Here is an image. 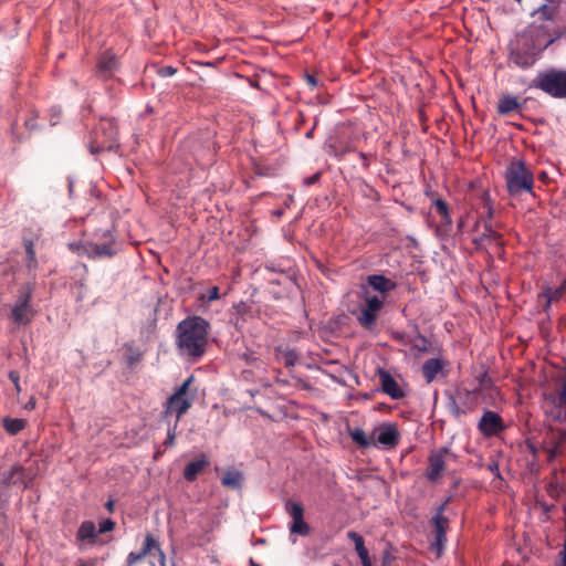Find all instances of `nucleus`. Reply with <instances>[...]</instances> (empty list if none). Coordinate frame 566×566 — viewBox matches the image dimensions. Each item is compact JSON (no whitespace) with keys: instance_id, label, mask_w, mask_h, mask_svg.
Masks as SVG:
<instances>
[{"instance_id":"obj_1","label":"nucleus","mask_w":566,"mask_h":566,"mask_svg":"<svg viewBox=\"0 0 566 566\" xmlns=\"http://www.w3.org/2000/svg\"><path fill=\"white\" fill-rule=\"evenodd\" d=\"M210 324L201 316H189L178 323L176 345L181 356L192 361L200 359L208 345Z\"/></svg>"},{"instance_id":"obj_2","label":"nucleus","mask_w":566,"mask_h":566,"mask_svg":"<svg viewBox=\"0 0 566 566\" xmlns=\"http://www.w3.org/2000/svg\"><path fill=\"white\" fill-rule=\"evenodd\" d=\"M506 188L511 196L533 192L534 177L522 160H513L505 171Z\"/></svg>"},{"instance_id":"obj_3","label":"nucleus","mask_w":566,"mask_h":566,"mask_svg":"<svg viewBox=\"0 0 566 566\" xmlns=\"http://www.w3.org/2000/svg\"><path fill=\"white\" fill-rule=\"evenodd\" d=\"M35 284L28 282L22 284L18 290V295L14 304L11 307L9 318L15 325H28L36 315V311L32 305L33 292Z\"/></svg>"},{"instance_id":"obj_4","label":"nucleus","mask_w":566,"mask_h":566,"mask_svg":"<svg viewBox=\"0 0 566 566\" xmlns=\"http://www.w3.org/2000/svg\"><path fill=\"white\" fill-rule=\"evenodd\" d=\"M117 146V127L115 122L109 118L101 119L91 135L88 143L90 153L96 155L105 150L112 151Z\"/></svg>"},{"instance_id":"obj_5","label":"nucleus","mask_w":566,"mask_h":566,"mask_svg":"<svg viewBox=\"0 0 566 566\" xmlns=\"http://www.w3.org/2000/svg\"><path fill=\"white\" fill-rule=\"evenodd\" d=\"M70 248L92 260L112 259L117 253L116 240L109 230L103 231L101 240L86 241L76 249L74 244H70Z\"/></svg>"},{"instance_id":"obj_6","label":"nucleus","mask_w":566,"mask_h":566,"mask_svg":"<svg viewBox=\"0 0 566 566\" xmlns=\"http://www.w3.org/2000/svg\"><path fill=\"white\" fill-rule=\"evenodd\" d=\"M533 86L554 98H566V71L552 69L538 73Z\"/></svg>"},{"instance_id":"obj_7","label":"nucleus","mask_w":566,"mask_h":566,"mask_svg":"<svg viewBox=\"0 0 566 566\" xmlns=\"http://www.w3.org/2000/svg\"><path fill=\"white\" fill-rule=\"evenodd\" d=\"M458 455L449 447H441L430 451L424 471L426 479L431 483L441 480L450 461H457Z\"/></svg>"},{"instance_id":"obj_8","label":"nucleus","mask_w":566,"mask_h":566,"mask_svg":"<svg viewBox=\"0 0 566 566\" xmlns=\"http://www.w3.org/2000/svg\"><path fill=\"white\" fill-rule=\"evenodd\" d=\"M543 409L551 421L566 423V379L559 389L545 395Z\"/></svg>"},{"instance_id":"obj_9","label":"nucleus","mask_w":566,"mask_h":566,"mask_svg":"<svg viewBox=\"0 0 566 566\" xmlns=\"http://www.w3.org/2000/svg\"><path fill=\"white\" fill-rule=\"evenodd\" d=\"M384 304V298L377 295L367 296L356 314L358 324L365 329L373 331Z\"/></svg>"},{"instance_id":"obj_10","label":"nucleus","mask_w":566,"mask_h":566,"mask_svg":"<svg viewBox=\"0 0 566 566\" xmlns=\"http://www.w3.org/2000/svg\"><path fill=\"white\" fill-rule=\"evenodd\" d=\"M480 395L474 389H460L457 392V398H453L450 403V412L453 418L460 419L474 411L479 405Z\"/></svg>"},{"instance_id":"obj_11","label":"nucleus","mask_w":566,"mask_h":566,"mask_svg":"<svg viewBox=\"0 0 566 566\" xmlns=\"http://www.w3.org/2000/svg\"><path fill=\"white\" fill-rule=\"evenodd\" d=\"M371 437L374 438V447H380L385 450L395 449L400 441V433L395 423L391 422H382L377 426Z\"/></svg>"},{"instance_id":"obj_12","label":"nucleus","mask_w":566,"mask_h":566,"mask_svg":"<svg viewBox=\"0 0 566 566\" xmlns=\"http://www.w3.org/2000/svg\"><path fill=\"white\" fill-rule=\"evenodd\" d=\"M287 514L292 517L290 525V533L297 534L301 536H307L311 533L310 525L304 521V509L302 504L287 501L285 504Z\"/></svg>"},{"instance_id":"obj_13","label":"nucleus","mask_w":566,"mask_h":566,"mask_svg":"<svg viewBox=\"0 0 566 566\" xmlns=\"http://www.w3.org/2000/svg\"><path fill=\"white\" fill-rule=\"evenodd\" d=\"M505 429L502 417L492 410H485L478 423V430L483 437L497 436Z\"/></svg>"},{"instance_id":"obj_14","label":"nucleus","mask_w":566,"mask_h":566,"mask_svg":"<svg viewBox=\"0 0 566 566\" xmlns=\"http://www.w3.org/2000/svg\"><path fill=\"white\" fill-rule=\"evenodd\" d=\"M154 551H157L164 557V553L160 548L158 541L154 537L153 534L147 533L142 549L139 552H130L127 555L125 566L136 565L137 563L142 562L146 556L150 555Z\"/></svg>"},{"instance_id":"obj_15","label":"nucleus","mask_w":566,"mask_h":566,"mask_svg":"<svg viewBox=\"0 0 566 566\" xmlns=\"http://www.w3.org/2000/svg\"><path fill=\"white\" fill-rule=\"evenodd\" d=\"M119 62L115 54L109 51H105L99 54L96 63V75L99 78H111L114 73L118 70Z\"/></svg>"},{"instance_id":"obj_16","label":"nucleus","mask_w":566,"mask_h":566,"mask_svg":"<svg viewBox=\"0 0 566 566\" xmlns=\"http://www.w3.org/2000/svg\"><path fill=\"white\" fill-rule=\"evenodd\" d=\"M379 377L381 390L384 394L389 396L391 399L399 400L406 397L405 390L399 386L396 379L390 375L389 371L379 368L377 370Z\"/></svg>"},{"instance_id":"obj_17","label":"nucleus","mask_w":566,"mask_h":566,"mask_svg":"<svg viewBox=\"0 0 566 566\" xmlns=\"http://www.w3.org/2000/svg\"><path fill=\"white\" fill-rule=\"evenodd\" d=\"M32 480L33 475L31 472L21 465H13L2 473V483L7 486L23 484L27 488Z\"/></svg>"},{"instance_id":"obj_18","label":"nucleus","mask_w":566,"mask_h":566,"mask_svg":"<svg viewBox=\"0 0 566 566\" xmlns=\"http://www.w3.org/2000/svg\"><path fill=\"white\" fill-rule=\"evenodd\" d=\"M191 405L192 401L189 398L177 397L171 395L166 402L165 417L167 418L169 415L175 413V422L178 423L182 415H185L188 411Z\"/></svg>"},{"instance_id":"obj_19","label":"nucleus","mask_w":566,"mask_h":566,"mask_svg":"<svg viewBox=\"0 0 566 566\" xmlns=\"http://www.w3.org/2000/svg\"><path fill=\"white\" fill-rule=\"evenodd\" d=\"M210 464L207 455L201 453L197 459L189 462L184 469V478L188 482H193L197 476Z\"/></svg>"},{"instance_id":"obj_20","label":"nucleus","mask_w":566,"mask_h":566,"mask_svg":"<svg viewBox=\"0 0 566 566\" xmlns=\"http://www.w3.org/2000/svg\"><path fill=\"white\" fill-rule=\"evenodd\" d=\"M432 206L434 207L437 213L441 217L440 226L438 227V230L443 233H449L452 228V219L450 217L449 212V206L446 200L441 198H437Z\"/></svg>"},{"instance_id":"obj_21","label":"nucleus","mask_w":566,"mask_h":566,"mask_svg":"<svg viewBox=\"0 0 566 566\" xmlns=\"http://www.w3.org/2000/svg\"><path fill=\"white\" fill-rule=\"evenodd\" d=\"M366 281L373 290L381 294H387L397 287L396 282L381 274L368 275Z\"/></svg>"},{"instance_id":"obj_22","label":"nucleus","mask_w":566,"mask_h":566,"mask_svg":"<svg viewBox=\"0 0 566 566\" xmlns=\"http://www.w3.org/2000/svg\"><path fill=\"white\" fill-rule=\"evenodd\" d=\"M446 365L447 361L440 358H430L426 360L421 368L422 376L424 377L426 381L428 384L432 382L437 378L438 374L442 371Z\"/></svg>"},{"instance_id":"obj_23","label":"nucleus","mask_w":566,"mask_h":566,"mask_svg":"<svg viewBox=\"0 0 566 566\" xmlns=\"http://www.w3.org/2000/svg\"><path fill=\"white\" fill-rule=\"evenodd\" d=\"M448 501L441 504L436 514L430 520V525L432 527V535H447V531L449 527V520L443 516V512L446 510Z\"/></svg>"},{"instance_id":"obj_24","label":"nucleus","mask_w":566,"mask_h":566,"mask_svg":"<svg viewBox=\"0 0 566 566\" xmlns=\"http://www.w3.org/2000/svg\"><path fill=\"white\" fill-rule=\"evenodd\" d=\"M522 106L523 103H521L516 96L505 94L502 95L497 102V113L502 116H506L513 112L520 111Z\"/></svg>"},{"instance_id":"obj_25","label":"nucleus","mask_w":566,"mask_h":566,"mask_svg":"<svg viewBox=\"0 0 566 566\" xmlns=\"http://www.w3.org/2000/svg\"><path fill=\"white\" fill-rule=\"evenodd\" d=\"M484 232L473 239V243L474 245L480 249L482 245H484L486 242L488 243H491V242H495L496 244H500L502 245V235L500 233H497L493 228H492V224L491 222H488V221H484Z\"/></svg>"},{"instance_id":"obj_26","label":"nucleus","mask_w":566,"mask_h":566,"mask_svg":"<svg viewBox=\"0 0 566 566\" xmlns=\"http://www.w3.org/2000/svg\"><path fill=\"white\" fill-rule=\"evenodd\" d=\"M566 294V279L562 282V284L556 287H546L541 294L539 297H544L546 300L543 308L545 312L549 308L551 304L554 302H558Z\"/></svg>"},{"instance_id":"obj_27","label":"nucleus","mask_w":566,"mask_h":566,"mask_svg":"<svg viewBox=\"0 0 566 566\" xmlns=\"http://www.w3.org/2000/svg\"><path fill=\"white\" fill-rule=\"evenodd\" d=\"M97 531L95 524L92 521H84L76 533V538L78 541H90L91 543H95L97 538Z\"/></svg>"},{"instance_id":"obj_28","label":"nucleus","mask_w":566,"mask_h":566,"mask_svg":"<svg viewBox=\"0 0 566 566\" xmlns=\"http://www.w3.org/2000/svg\"><path fill=\"white\" fill-rule=\"evenodd\" d=\"M347 537L350 541H353V543L355 544V551H356L357 555L359 556L361 563L369 560L370 559L369 552L365 546V541H364L363 536L355 531H349L347 533Z\"/></svg>"},{"instance_id":"obj_29","label":"nucleus","mask_w":566,"mask_h":566,"mask_svg":"<svg viewBox=\"0 0 566 566\" xmlns=\"http://www.w3.org/2000/svg\"><path fill=\"white\" fill-rule=\"evenodd\" d=\"M243 474L237 470H228L221 478V483L223 486L237 490L242 486Z\"/></svg>"},{"instance_id":"obj_30","label":"nucleus","mask_w":566,"mask_h":566,"mask_svg":"<svg viewBox=\"0 0 566 566\" xmlns=\"http://www.w3.org/2000/svg\"><path fill=\"white\" fill-rule=\"evenodd\" d=\"M2 423H3V428L4 430L11 434V436H15L18 434L20 431H22L28 422L27 420L24 419H19V418H10V417H6L3 418L2 420Z\"/></svg>"},{"instance_id":"obj_31","label":"nucleus","mask_w":566,"mask_h":566,"mask_svg":"<svg viewBox=\"0 0 566 566\" xmlns=\"http://www.w3.org/2000/svg\"><path fill=\"white\" fill-rule=\"evenodd\" d=\"M348 433L353 441L360 448H368L374 443V438L371 436L367 437L361 428L349 429Z\"/></svg>"},{"instance_id":"obj_32","label":"nucleus","mask_w":566,"mask_h":566,"mask_svg":"<svg viewBox=\"0 0 566 566\" xmlns=\"http://www.w3.org/2000/svg\"><path fill=\"white\" fill-rule=\"evenodd\" d=\"M481 203L483 212L480 214V220L484 223V221L490 222L494 216L493 205L488 191L482 192L481 195Z\"/></svg>"},{"instance_id":"obj_33","label":"nucleus","mask_w":566,"mask_h":566,"mask_svg":"<svg viewBox=\"0 0 566 566\" xmlns=\"http://www.w3.org/2000/svg\"><path fill=\"white\" fill-rule=\"evenodd\" d=\"M410 344L412 346L413 349L418 350V352H421V353H427L429 352V340L427 339L426 336L421 335L420 333H418L411 340H410Z\"/></svg>"},{"instance_id":"obj_34","label":"nucleus","mask_w":566,"mask_h":566,"mask_svg":"<svg viewBox=\"0 0 566 566\" xmlns=\"http://www.w3.org/2000/svg\"><path fill=\"white\" fill-rule=\"evenodd\" d=\"M476 380H478V386L474 387L473 389L475 391H478L479 395H481L485 390H489L493 384L491 377L486 373L479 375L476 377Z\"/></svg>"},{"instance_id":"obj_35","label":"nucleus","mask_w":566,"mask_h":566,"mask_svg":"<svg viewBox=\"0 0 566 566\" xmlns=\"http://www.w3.org/2000/svg\"><path fill=\"white\" fill-rule=\"evenodd\" d=\"M433 537L430 549L436 553L437 557H440L447 544V535H433Z\"/></svg>"},{"instance_id":"obj_36","label":"nucleus","mask_w":566,"mask_h":566,"mask_svg":"<svg viewBox=\"0 0 566 566\" xmlns=\"http://www.w3.org/2000/svg\"><path fill=\"white\" fill-rule=\"evenodd\" d=\"M25 253H27V266L28 269H33L38 265V261L35 258V251L33 248L32 241L24 242Z\"/></svg>"},{"instance_id":"obj_37","label":"nucleus","mask_w":566,"mask_h":566,"mask_svg":"<svg viewBox=\"0 0 566 566\" xmlns=\"http://www.w3.org/2000/svg\"><path fill=\"white\" fill-rule=\"evenodd\" d=\"M513 60L516 65H518L523 69H527V67L532 66L534 63V59L531 55H524L521 53H514Z\"/></svg>"},{"instance_id":"obj_38","label":"nucleus","mask_w":566,"mask_h":566,"mask_svg":"<svg viewBox=\"0 0 566 566\" xmlns=\"http://www.w3.org/2000/svg\"><path fill=\"white\" fill-rule=\"evenodd\" d=\"M298 360V356L295 350L289 349L283 353V363L286 367H293Z\"/></svg>"},{"instance_id":"obj_39","label":"nucleus","mask_w":566,"mask_h":566,"mask_svg":"<svg viewBox=\"0 0 566 566\" xmlns=\"http://www.w3.org/2000/svg\"><path fill=\"white\" fill-rule=\"evenodd\" d=\"M219 298H220V293H219V287L218 286L210 287L205 295L200 296L201 301H206L208 303H211V302L217 301Z\"/></svg>"},{"instance_id":"obj_40","label":"nucleus","mask_w":566,"mask_h":566,"mask_svg":"<svg viewBox=\"0 0 566 566\" xmlns=\"http://www.w3.org/2000/svg\"><path fill=\"white\" fill-rule=\"evenodd\" d=\"M195 380L193 376H189L180 386L179 388L172 394L177 397H186L187 391L190 388L191 382Z\"/></svg>"},{"instance_id":"obj_41","label":"nucleus","mask_w":566,"mask_h":566,"mask_svg":"<svg viewBox=\"0 0 566 566\" xmlns=\"http://www.w3.org/2000/svg\"><path fill=\"white\" fill-rule=\"evenodd\" d=\"M563 511L565 513V526H564L565 538H564V542L562 545V549L558 552L557 556H558L560 566H566V504L563 506Z\"/></svg>"},{"instance_id":"obj_42","label":"nucleus","mask_w":566,"mask_h":566,"mask_svg":"<svg viewBox=\"0 0 566 566\" xmlns=\"http://www.w3.org/2000/svg\"><path fill=\"white\" fill-rule=\"evenodd\" d=\"M177 426L178 423L175 422L172 427H169L168 428V432H167V437L164 441V446L165 447H172L175 446V442H176V429H177Z\"/></svg>"},{"instance_id":"obj_43","label":"nucleus","mask_w":566,"mask_h":566,"mask_svg":"<svg viewBox=\"0 0 566 566\" xmlns=\"http://www.w3.org/2000/svg\"><path fill=\"white\" fill-rule=\"evenodd\" d=\"M140 357H142V354L137 349L129 347L128 354L126 356L127 365L128 366L135 365L137 361L140 360Z\"/></svg>"},{"instance_id":"obj_44","label":"nucleus","mask_w":566,"mask_h":566,"mask_svg":"<svg viewBox=\"0 0 566 566\" xmlns=\"http://www.w3.org/2000/svg\"><path fill=\"white\" fill-rule=\"evenodd\" d=\"M554 9L553 8H549L548 6L544 4L542 6L538 11H537V14L543 19V20H552L553 19V15H554Z\"/></svg>"},{"instance_id":"obj_45","label":"nucleus","mask_w":566,"mask_h":566,"mask_svg":"<svg viewBox=\"0 0 566 566\" xmlns=\"http://www.w3.org/2000/svg\"><path fill=\"white\" fill-rule=\"evenodd\" d=\"M115 522L111 518L104 520L99 523L98 534L112 532L115 528Z\"/></svg>"},{"instance_id":"obj_46","label":"nucleus","mask_w":566,"mask_h":566,"mask_svg":"<svg viewBox=\"0 0 566 566\" xmlns=\"http://www.w3.org/2000/svg\"><path fill=\"white\" fill-rule=\"evenodd\" d=\"M8 376L9 379L12 381L15 391L19 394L21 391L19 373L17 370H10Z\"/></svg>"},{"instance_id":"obj_47","label":"nucleus","mask_w":566,"mask_h":566,"mask_svg":"<svg viewBox=\"0 0 566 566\" xmlns=\"http://www.w3.org/2000/svg\"><path fill=\"white\" fill-rule=\"evenodd\" d=\"M177 72V69H175L174 66H170V65H167V66H163L158 70V74L161 76V77H168V76H172L175 75Z\"/></svg>"},{"instance_id":"obj_48","label":"nucleus","mask_w":566,"mask_h":566,"mask_svg":"<svg viewBox=\"0 0 566 566\" xmlns=\"http://www.w3.org/2000/svg\"><path fill=\"white\" fill-rule=\"evenodd\" d=\"M234 310L239 315L243 316L249 312L250 307L247 303L240 302L234 305Z\"/></svg>"},{"instance_id":"obj_49","label":"nucleus","mask_w":566,"mask_h":566,"mask_svg":"<svg viewBox=\"0 0 566 566\" xmlns=\"http://www.w3.org/2000/svg\"><path fill=\"white\" fill-rule=\"evenodd\" d=\"M394 559L395 556L389 551H386L382 555L381 566H392Z\"/></svg>"},{"instance_id":"obj_50","label":"nucleus","mask_w":566,"mask_h":566,"mask_svg":"<svg viewBox=\"0 0 566 566\" xmlns=\"http://www.w3.org/2000/svg\"><path fill=\"white\" fill-rule=\"evenodd\" d=\"M321 178V172H316L307 178L304 179V185L311 186L316 184Z\"/></svg>"},{"instance_id":"obj_51","label":"nucleus","mask_w":566,"mask_h":566,"mask_svg":"<svg viewBox=\"0 0 566 566\" xmlns=\"http://www.w3.org/2000/svg\"><path fill=\"white\" fill-rule=\"evenodd\" d=\"M36 406V401L34 397H31L29 401L25 403L24 409L27 410H33Z\"/></svg>"},{"instance_id":"obj_52","label":"nucleus","mask_w":566,"mask_h":566,"mask_svg":"<svg viewBox=\"0 0 566 566\" xmlns=\"http://www.w3.org/2000/svg\"><path fill=\"white\" fill-rule=\"evenodd\" d=\"M243 357H244L245 361L249 364H253L256 360V358L252 355L244 354Z\"/></svg>"},{"instance_id":"obj_53","label":"nucleus","mask_w":566,"mask_h":566,"mask_svg":"<svg viewBox=\"0 0 566 566\" xmlns=\"http://www.w3.org/2000/svg\"><path fill=\"white\" fill-rule=\"evenodd\" d=\"M105 507L108 512H113L114 510V501L113 500H108L105 504Z\"/></svg>"},{"instance_id":"obj_54","label":"nucleus","mask_w":566,"mask_h":566,"mask_svg":"<svg viewBox=\"0 0 566 566\" xmlns=\"http://www.w3.org/2000/svg\"><path fill=\"white\" fill-rule=\"evenodd\" d=\"M307 83L311 85V86H316V78L313 76V75H307Z\"/></svg>"},{"instance_id":"obj_55","label":"nucleus","mask_w":566,"mask_h":566,"mask_svg":"<svg viewBox=\"0 0 566 566\" xmlns=\"http://www.w3.org/2000/svg\"><path fill=\"white\" fill-rule=\"evenodd\" d=\"M359 156H360V157H361V159H363V165L367 168V167L369 166V164H368V159H367L366 154H364V153H359Z\"/></svg>"},{"instance_id":"obj_56","label":"nucleus","mask_w":566,"mask_h":566,"mask_svg":"<svg viewBox=\"0 0 566 566\" xmlns=\"http://www.w3.org/2000/svg\"><path fill=\"white\" fill-rule=\"evenodd\" d=\"M553 509H554V504H551V505H548V504H543V510H544L545 512H551Z\"/></svg>"},{"instance_id":"obj_57","label":"nucleus","mask_w":566,"mask_h":566,"mask_svg":"<svg viewBox=\"0 0 566 566\" xmlns=\"http://www.w3.org/2000/svg\"><path fill=\"white\" fill-rule=\"evenodd\" d=\"M361 565H363V566H373V565H371V559L366 560V562H363V563H361Z\"/></svg>"},{"instance_id":"obj_58","label":"nucleus","mask_w":566,"mask_h":566,"mask_svg":"<svg viewBox=\"0 0 566 566\" xmlns=\"http://www.w3.org/2000/svg\"><path fill=\"white\" fill-rule=\"evenodd\" d=\"M312 136H313V132H312V130H310V132H307V133H306V137H307V138H311Z\"/></svg>"},{"instance_id":"obj_59","label":"nucleus","mask_w":566,"mask_h":566,"mask_svg":"<svg viewBox=\"0 0 566 566\" xmlns=\"http://www.w3.org/2000/svg\"><path fill=\"white\" fill-rule=\"evenodd\" d=\"M159 455H161V451H157V452L155 453V457H154V458H155V459H158V457H159Z\"/></svg>"},{"instance_id":"obj_60","label":"nucleus","mask_w":566,"mask_h":566,"mask_svg":"<svg viewBox=\"0 0 566 566\" xmlns=\"http://www.w3.org/2000/svg\"><path fill=\"white\" fill-rule=\"evenodd\" d=\"M462 227H463V221L461 220V221L459 222V224H458L459 230H461V229H462Z\"/></svg>"},{"instance_id":"obj_61","label":"nucleus","mask_w":566,"mask_h":566,"mask_svg":"<svg viewBox=\"0 0 566 566\" xmlns=\"http://www.w3.org/2000/svg\"><path fill=\"white\" fill-rule=\"evenodd\" d=\"M490 469H491V471L497 470V465L494 464V467H491Z\"/></svg>"},{"instance_id":"obj_62","label":"nucleus","mask_w":566,"mask_h":566,"mask_svg":"<svg viewBox=\"0 0 566 566\" xmlns=\"http://www.w3.org/2000/svg\"><path fill=\"white\" fill-rule=\"evenodd\" d=\"M517 2H521V0H516Z\"/></svg>"},{"instance_id":"obj_63","label":"nucleus","mask_w":566,"mask_h":566,"mask_svg":"<svg viewBox=\"0 0 566 566\" xmlns=\"http://www.w3.org/2000/svg\"><path fill=\"white\" fill-rule=\"evenodd\" d=\"M0 566H3V564L0 563Z\"/></svg>"}]
</instances>
